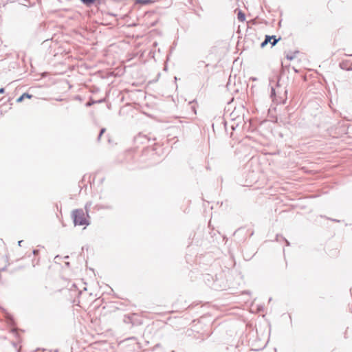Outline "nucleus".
Here are the masks:
<instances>
[{
	"label": "nucleus",
	"instance_id": "obj_1",
	"mask_svg": "<svg viewBox=\"0 0 352 352\" xmlns=\"http://www.w3.org/2000/svg\"><path fill=\"white\" fill-rule=\"evenodd\" d=\"M89 214H86L81 208L75 209L72 212V219L74 226H87L90 224Z\"/></svg>",
	"mask_w": 352,
	"mask_h": 352
},
{
	"label": "nucleus",
	"instance_id": "obj_2",
	"mask_svg": "<svg viewBox=\"0 0 352 352\" xmlns=\"http://www.w3.org/2000/svg\"><path fill=\"white\" fill-rule=\"evenodd\" d=\"M82 4L87 8L96 7L98 8L102 3V0H79Z\"/></svg>",
	"mask_w": 352,
	"mask_h": 352
},
{
	"label": "nucleus",
	"instance_id": "obj_3",
	"mask_svg": "<svg viewBox=\"0 0 352 352\" xmlns=\"http://www.w3.org/2000/svg\"><path fill=\"white\" fill-rule=\"evenodd\" d=\"M253 234H254V231L252 230L245 229L244 228H239L234 233V235L235 236H237L239 235H248L249 236H251Z\"/></svg>",
	"mask_w": 352,
	"mask_h": 352
},
{
	"label": "nucleus",
	"instance_id": "obj_4",
	"mask_svg": "<svg viewBox=\"0 0 352 352\" xmlns=\"http://www.w3.org/2000/svg\"><path fill=\"white\" fill-rule=\"evenodd\" d=\"M270 98H272V100L274 102H276L277 104H279L281 102V101L277 100L276 90L273 86L271 87Z\"/></svg>",
	"mask_w": 352,
	"mask_h": 352
},
{
	"label": "nucleus",
	"instance_id": "obj_5",
	"mask_svg": "<svg viewBox=\"0 0 352 352\" xmlns=\"http://www.w3.org/2000/svg\"><path fill=\"white\" fill-rule=\"evenodd\" d=\"M33 97L32 94H30L29 93H23L22 95H21L17 99L16 102L19 103L24 100L25 98L31 99Z\"/></svg>",
	"mask_w": 352,
	"mask_h": 352
},
{
	"label": "nucleus",
	"instance_id": "obj_6",
	"mask_svg": "<svg viewBox=\"0 0 352 352\" xmlns=\"http://www.w3.org/2000/svg\"><path fill=\"white\" fill-rule=\"evenodd\" d=\"M272 38L273 36H270V35H265L264 41L261 43V47L264 48L268 43H270Z\"/></svg>",
	"mask_w": 352,
	"mask_h": 352
},
{
	"label": "nucleus",
	"instance_id": "obj_7",
	"mask_svg": "<svg viewBox=\"0 0 352 352\" xmlns=\"http://www.w3.org/2000/svg\"><path fill=\"white\" fill-rule=\"evenodd\" d=\"M349 63V60H343L340 63L339 66L343 70L349 71V67H348Z\"/></svg>",
	"mask_w": 352,
	"mask_h": 352
},
{
	"label": "nucleus",
	"instance_id": "obj_8",
	"mask_svg": "<svg viewBox=\"0 0 352 352\" xmlns=\"http://www.w3.org/2000/svg\"><path fill=\"white\" fill-rule=\"evenodd\" d=\"M237 19L240 21V22H243L245 20V13L241 10H239V12L237 13Z\"/></svg>",
	"mask_w": 352,
	"mask_h": 352
},
{
	"label": "nucleus",
	"instance_id": "obj_9",
	"mask_svg": "<svg viewBox=\"0 0 352 352\" xmlns=\"http://www.w3.org/2000/svg\"><path fill=\"white\" fill-rule=\"evenodd\" d=\"M298 53H299V51L296 50L293 52H290V53L287 54L285 57L287 60H292L293 59H294L296 54H298Z\"/></svg>",
	"mask_w": 352,
	"mask_h": 352
},
{
	"label": "nucleus",
	"instance_id": "obj_10",
	"mask_svg": "<svg viewBox=\"0 0 352 352\" xmlns=\"http://www.w3.org/2000/svg\"><path fill=\"white\" fill-rule=\"evenodd\" d=\"M271 36H273L270 42L271 47H272L276 45V43L280 40L281 37L279 36L278 38H276L275 35H272Z\"/></svg>",
	"mask_w": 352,
	"mask_h": 352
},
{
	"label": "nucleus",
	"instance_id": "obj_11",
	"mask_svg": "<svg viewBox=\"0 0 352 352\" xmlns=\"http://www.w3.org/2000/svg\"><path fill=\"white\" fill-rule=\"evenodd\" d=\"M154 2H155V0H138L137 4L148 5V4H151Z\"/></svg>",
	"mask_w": 352,
	"mask_h": 352
},
{
	"label": "nucleus",
	"instance_id": "obj_12",
	"mask_svg": "<svg viewBox=\"0 0 352 352\" xmlns=\"http://www.w3.org/2000/svg\"><path fill=\"white\" fill-rule=\"evenodd\" d=\"M339 251L338 250V248H333L332 250H330L328 254L331 256H336L338 254Z\"/></svg>",
	"mask_w": 352,
	"mask_h": 352
},
{
	"label": "nucleus",
	"instance_id": "obj_13",
	"mask_svg": "<svg viewBox=\"0 0 352 352\" xmlns=\"http://www.w3.org/2000/svg\"><path fill=\"white\" fill-rule=\"evenodd\" d=\"M91 206V202H87L85 206V213L86 214H89V209Z\"/></svg>",
	"mask_w": 352,
	"mask_h": 352
},
{
	"label": "nucleus",
	"instance_id": "obj_14",
	"mask_svg": "<svg viewBox=\"0 0 352 352\" xmlns=\"http://www.w3.org/2000/svg\"><path fill=\"white\" fill-rule=\"evenodd\" d=\"M96 208H100V209H109V210L112 209V206H101V205H96Z\"/></svg>",
	"mask_w": 352,
	"mask_h": 352
},
{
	"label": "nucleus",
	"instance_id": "obj_15",
	"mask_svg": "<svg viewBox=\"0 0 352 352\" xmlns=\"http://www.w3.org/2000/svg\"><path fill=\"white\" fill-rule=\"evenodd\" d=\"M275 78H276V86L277 87H279L280 86V74H276V76H275Z\"/></svg>",
	"mask_w": 352,
	"mask_h": 352
},
{
	"label": "nucleus",
	"instance_id": "obj_16",
	"mask_svg": "<svg viewBox=\"0 0 352 352\" xmlns=\"http://www.w3.org/2000/svg\"><path fill=\"white\" fill-rule=\"evenodd\" d=\"M96 103V101L94 100L92 98H91L87 103L85 104L86 107H89L93 105L94 104Z\"/></svg>",
	"mask_w": 352,
	"mask_h": 352
},
{
	"label": "nucleus",
	"instance_id": "obj_17",
	"mask_svg": "<svg viewBox=\"0 0 352 352\" xmlns=\"http://www.w3.org/2000/svg\"><path fill=\"white\" fill-rule=\"evenodd\" d=\"M277 100L278 101H281V102L280 104L285 103V101H286V98H282L280 97H277Z\"/></svg>",
	"mask_w": 352,
	"mask_h": 352
},
{
	"label": "nucleus",
	"instance_id": "obj_18",
	"mask_svg": "<svg viewBox=\"0 0 352 352\" xmlns=\"http://www.w3.org/2000/svg\"><path fill=\"white\" fill-rule=\"evenodd\" d=\"M106 131V129L105 128H101L100 130V135H102Z\"/></svg>",
	"mask_w": 352,
	"mask_h": 352
},
{
	"label": "nucleus",
	"instance_id": "obj_19",
	"mask_svg": "<svg viewBox=\"0 0 352 352\" xmlns=\"http://www.w3.org/2000/svg\"><path fill=\"white\" fill-rule=\"evenodd\" d=\"M5 92V89L3 87L0 88V94H2Z\"/></svg>",
	"mask_w": 352,
	"mask_h": 352
},
{
	"label": "nucleus",
	"instance_id": "obj_20",
	"mask_svg": "<svg viewBox=\"0 0 352 352\" xmlns=\"http://www.w3.org/2000/svg\"><path fill=\"white\" fill-rule=\"evenodd\" d=\"M38 250H33V254H34V255H37V254H38Z\"/></svg>",
	"mask_w": 352,
	"mask_h": 352
},
{
	"label": "nucleus",
	"instance_id": "obj_21",
	"mask_svg": "<svg viewBox=\"0 0 352 352\" xmlns=\"http://www.w3.org/2000/svg\"><path fill=\"white\" fill-rule=\"evenodd\" d=\"M102 135H100V133H99L98 135V138H97V141L99 142L100 140V138H101Z\"/></svg>",
	"mask_w": 352,
	"mask_h": 352
},
{
	"label": "nucleus",
	"instance_id": "obj_22",
	"mask_svg": "<svg viewBox=\"0 0 352 352\" xmlns=\"http://www.w3.org/2000/svg\"><path fill=\"white\" fill-rule=\"evenodd\" d=\"M273 81H274V80H273V79L270 78V85L272 84V82Z\"/></svg>",
	"mask_w": 352,
	"mask_h": 352
},
{
	"label": "nucleus",
	"instance_id": "obj_23",
	"mask_svg": "<svg viewBox=\"0 0 352 352\" xmlns=\"http://www.w3.org/2000/svg\"><path fill=\"white\" fill-rule=\"evenodd\" d=\"M102 102V100H99L98 101H96V103H100V102Z\"/></svg>",
	"mask_w": 352,
	"mask_h": 352
},
{
	"label": "nucleus",
	"instance_id": "obj_24",
	"mask_svg": "<svg viewBox=\"0 0 352 352\" xmlns=\"http://www.w3.org/2000/svg\"><path fill=\"white\" fill-rule=\"evenodd\" d=\"M283 240H284V242H286V243H288V242H289V241H288L286 239H285V238H283Z\"/></svg>",
	"mask_w": 352,
	"mask_h": 352
},
{
	"label": "nucleus",
	"instance_id": "obj_25",
	"mask_svg": "<svg viewBox=\"0 0 352 352\" xmlns=\"http://www.w3.org/2000/svg\"><path fill=\"white\" fill-rule=\"evenodd\" d=\"M109 15H111V16H116L115 14H113V13H109Z\"/></svg>",
	"mask_w": 352,
	"mask_h": 352
},
{
	"label": "nucleus",
	"instance_id": "obj_26",
	"mask_svg": "<svg viewBox=\"0 0 352 352\" xmlns=\"http://www.w3.org/2000/svg\"><path fill=\"white\" fill-rule=\"evenodd\" d=\"M17 242L22 243V242H24V241H23V240H19V241H18Z\"/></svg>",
	"mask_w": 352,
	"mask_h": 352
},
{
	"label": "nucleus",
	"instance_id": "obj_27",
	"mask_svg": "<svg viewBox=\"0 0 352 352\" xmlns=\"http://www.w3.org/2000/svg\"><path fill=\"white\" fill-rule=\"evenodd\" d=\"M345 56H352V54H345Z\"/></svg>",
	"mask_w": 352,
	"mask_h": 352
},
{
	"label": "nucleus",
	"instance_id": "obj_28",
	"mask_svg": "<svg viewBox=\"0 0 352 352\" xmlns=\"http://www.w3.org/2000/svg\"><path fill=\"white\" fill-rule=\"evenodd\" d=\"M278 235H276V241H278Z\"/></svg>",
	"mask_w": 352,
	"mask_h": 352
},
{
	"label": "nucleus",
	"instance_id": "obj_29",
	"mask_svg": "<svg viewBox=\"0 0 352 352\" xmlns=\"http://www.w3.org/2000/svg\"><path fill=\"white\" fill-rule=\"evenodd\" d=\"M242 240H243V241H246V240H247V237L243 238Z\"/></svg>",
	"mask_w": 352,
	"mask_h": 352
},
{
	"label": "nucleus",
	"instance_id": "obj_30",
	"mask_svg": "<svg viewBox=\"0 0 352 352\" xmlns=\"http://www.w3.org/2000/svg\"><path fill=\"white\" fill-rule=\"evenodd\" d=\"M333 221H338L336 219H331Z\"/></svg>",
	"mask_w": 352,
	"mask_h": 352
},
{
	"label": "nucleus",
	"instance_id": "obj_31",
	"mask_svg": "<svg viewBox=\"0 0 352 352\" xmlns=\"http://www.w3.org/2000/svg\"><path fill=\"white\" fill-rule=\"evenodd\" d=\"M76 98H77V100H79L80 99V96H77Z\"/></svg>",
	"mask_w": 352,
	"mask_h": 352
},
{
	"label": "nucleus",
	"instance_id": "obj_32",
	"mask_svg": "<svg viewBox=\"0 0 352 352\" xmlns=\"http://www.w3.org/2000/svg\"><path fill=\"white\" fill-rule=\"evenodd\" d=\"M291 116H292V114H291V113H288V116H289V118Z\"/></svg>",
	"mask_w": 352,
	"mask_h": 352
},
{
	"label": "nucleus",
	"instance_id": "obj_33",
	"mask_svg": "<svg viewBox=\"0 0 352 352\" xmlns=\"http://www.w3.org/2000/svg\"><path fill=\"white\" fill-rule=\"evenodd\" d=\"M142 138L146 139V136H142Z\"/></svg>",
	"mask_w": 352,
	"mask_h": 352
},
{
	"label": "nucleus",
	"instance_id": "obj_34",
	"mask_svg": "<svg viewBox=\"0 0 352 352\" xmlns=\"http://www.w3.org/2000/svg\"><path fill=\"white\" fill-rule=\"evenodd\" d=\"M221 237H222L223 239H226V236H222Z\"/></svg>",
	"mask_w": 352,
	"mask_h": 352
},
{
	"label": "nucleus",
	"instance_id": "obj_35",
	"mask_svg": "<svg viewBox=\"0 0 352 352\" xmlns=\"http://www.w3.org/2000/svg\"><path fill=\"white\" fill-rule=\"evenodd\" d=\"M349 71H352V67H349Z\"/></svg>",
	"mask_w": 352,
	"mask_h": 352
},
{
	"label": "nucleus",
	"instance_id": "obj_36",
	"mask_svg": "<svg viewBox=\"0 0 352 352\" xmlns=\"http://www.w3.org/2000/svg\"><path fill=\"white\" fill-rule=\"evenodd\" d=\"M285 123H289V121H285Z\"/></svg>",
	"mask_w": 352,
	"mask_h": 352
},
{
	"label": "nucleus",
	"instance_id": "obj_37",
	"mask_svg": "<svg viewBox=\"0 0 352 352\" xmlns=\"http://www.w3.org/2000/svg\"><path fill=\"white\" fill-rule=\"evenodd\" d=\"M325 249L329 250V247H325Z\"/></svg>",
	"mask_w": 352,
	"mask_h": 352
},
{
	"label": "nucleus",
	"instance_id": "obj_38",
	"mask_svg": "<svg viewBox=\"0 0 352 352\" xmlns=\"http://www.w3.org/2000/svg\"><path fill=\"white\" fill-rule=\"evenodd\" d=\"M137 1H138V0H135V3H137Z\"/></svg>",
	"mask_w": 352,
	"mask_h": 352
}]
</instances>
